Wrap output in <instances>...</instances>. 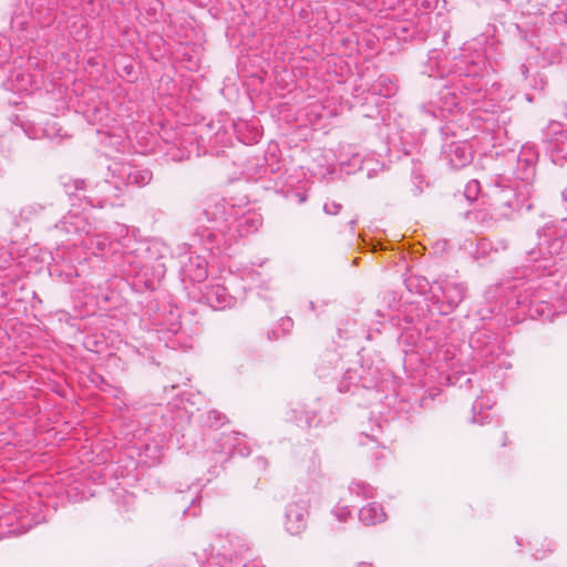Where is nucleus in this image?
Wrapping results in <instances>:
<instances>
[{
    "label": "nucleus",
    "mask_w": 567,
    "mask_h": 567,
    "mask_svg": "<svg viewBox=\"0 0 567 567\" xmlns=\"http://www.w3.org/2000/svg\"><path fill=\"white\" fill-rule=\"evenodd\" d=\"M535 246L525 240L522 249L526 255L525 274L523 280L506 284V289L512 290L515 305L530 319L553 320L556 311L550 305L549 285L554 281L544 279L555 272L556 257L565 249L567 236V218L546 223L536 233Z\"/></svg>",
    "instance_id": "nucleus-1"
},
{
    "label": "nucleus",
    "mask_w": 567,
    "mask_h": 567,
    "mask_svg": "<svg viewBox=\"0 0 567 567\" xmlns=\"http://www.w3.org/2000/svg\"><path fill=\"white\" fill-rule=\"evenodd\" d=\"M484 61H475L468 55L454 58L446 75L451 76L449 84L437 93L435 101L422 105L424 113L432 117H446L454 112L487 111L491 105L486 101L485 83L481 75Z\"/></svg>",
    "instance_id": "nucleus-2"
},
{
    "label": "nucleus",
    "mask_w": 567,
    "mask_h": 567,
    "mask_svg": "<svg viewBox=\"0 0 567 567\" xmlns=\"http://www.w3.org/2000/svg\"><path fill=\"white\" fill-rule=\"evenodd\" d=\"M152 178L153 173L148 168L131 163H113L109 166L107 177L83 197L91 207L102 208L112 205V199L120 197L128 186L144 187Z\"/></svg>",
    "instance_id": "nucleus-3"
},
{
    "label": "nucleus",
    "mask_w": 567,
    "mask_h": 567,
    "mask_svg": "<svg viewBox=\"0 0 567 567\" xmlns=\"http://www.w3.org/2000/svg\"><path fill=\"white\" fill-rule=\"evenodd\" d=\"M56 231L65 234H74L81 237L79 245L90 250L93 255H104L111 251L115 257L121 246H124L123 240L113 241L110 236L96 233L95 227L89 221L87 215L82 212H69L63 218L54 226ZM74 245H78L75 241Z\"/></svg>",
    "instance_id": "nucleus-4"
},
{
    "label": "nucleus",
    "mask_w": 567,
    "mask_h": 567,
    "mask_svg": "<svg viewBox=\"0 0 567 567\" xmlns=\"http://www.w3.org/2000/svg\"><path fill=\"white\" fill-rule=\"evenodd\" d=\"M532 188L527 184L495 185L489 193V214L494 220L511 219L523 208L529 210Z\"/></svg>",
    "instance_id": "nucleus-5"
},
{
    "label": "nucleus",
    "mask_w": 567,
    "mask_h": 567,
    "mask_svg": "<svg viewBox=\"0 0 567 567\" xmlns=\"http://www.w3.org/2000/svg\"><path fill=\"white\" fill-rule=\"evenodd\" d=\"M470 347L473 350L474 359L482 367L491 369H508L511 367L496 336L487 329L474 331L470 337Z\"/></svg>",
    "instance_id": "nucleus-6"
},
{
    "label": "nucleus",
    "mask_w": 567,
    "mask_h": 567,
    "mask_svg": "<svg viewBox=\"0 0 567 567\" xmlns=\"http://www.w3.org/2000/svg\"><path fill=\"white\" fill-rule=\"evenodd\" d=\"M131 238H124V246H121L117 255L114 257V262L127 277L140 278L146 286H153L152 279L147 277L148 266V247L141 243H134V247H130Z\"/></svg>",
    "instance_id": "nucleus-7"
},
{
    "label": "nucleus",
    "mask_w": 567,
    "mask_h": 567,
    "mask_svg": "<svg viewBox=\"0 0 567 567\" xmlns=\"http://www.w3.org/2000/svg\"><path fill=\"white\" fill-rule=\"evenodd\" d=\"M213 549L216 554L207 559V567H239L249 545L243 536L228 533L216 538Z\"/></svg>",
    "instance_id": "nucleus-8"
},
{
    "label": "nucleus",
    "mask_w": 567,
    "mask_h": 567,
    "mask_svg": "<svg viewBox=\"0 0 567 567\" xmlns=\"http://www.w3.org/2000/svg\"><path fill=\"white\" fill-rule=\"evenodd\" d=\"M537 161L538 151L536 145L529 142L525 143L519 153L511 152L507 155L508 174L532 188V183L536 176Z\"/></svg>",
    "instance_id": "nucleus-9"
},
{
    "label": "nucleus",
    "mask_w": 567,
    "mask_h": 567,
    "mask_svg": "<svg viewBox=\"0 0 567 567\" xmlns=\"http://www.w3.org/2000/svg\"><path fill=\"white\" fill-rule=\"evenodd\" d=\"M466 286L449 278H439L433 281L432 293L440 303L439 310L441 315H449L455 310L464 300L466 295Z\"/></svg>",
    "instance_id": "nucleus-10"
},
{
    "label": "nucleus",
    "mask_w": 567,
    "mask_h": 567,
    "mask_svg": "<svg viewBox=\"0 0 567 567\" xmlns=\"http://www.w3.org/2000/svg\"><path fill=\"white\" fill-rule=\"evenodd\" d=\"M235 454L246 457L250 454V451L244 443L239 433L230 432L223 433L219 439L215 441L207 457L209 462L214 463L213 467H216L217 464L223 465Z\"/></svg>",
    "instance_id": "nucleus-11"
},
{
    "label": "nucleus",
    "mask_w": 567,
    "mask_h": 567,
    "mask_svg": "<svg viewBox=\"0 0 567 567\" xmlns=\"http://www.w3.org/2000/svg\"><path fill=\"white\" fill-rule=\"evenodd\" d=\"M237 213L238 208L234 204H230L225 198L213 196L204 203L202 217L198 220L200 223L206 220L215 226L230 230L231 220Z\"/></svg>",
    "instance_id": "nucleus-12"
},
{
    "label": "nucleus",
    "mask_w": 567,
    "mask_h": 567,
    "mask_svg": "<svg viewBox=\"0 0 567 567\" xmlns=\"http://www.w3.org/2000/svg\"><path fill=\"white\" fill-rule=\"evenodd\" d=\"M310 499L300 496L289 502L285 508L284 528L291 536H300L308 526Z\"/></svg>",
    "instance_id": "nucleus-13"
},
{
    "label": "nucleus",
    "mask_w": 567,
    "mask_h": 567,
    "mask_svg": "<svg viewBox=\"0 0 567 567\" xmlns=\"http://www.w3.org/2000/svg\"><path fill=\"white\" fill-rule=\"evenodd\" d=\"M543 137L553 162L567 161V128L560 122L550 121L543 131Z\"/></svg>",
    "instance_id": "nucleus-14"
},
{
    "label": "nucleus",
    "mask_w": 567,
    "mask_h": 567,
    "mask_svg": "<svg viewBox=\"0 0 567 567\" xmlns=\"http://www.w3.org/2000/svg\"><path fill=\"white\" fill-rule=\"evenodd\" d=\"M473 155L471 146L465 141L446 140L442 144L441 159L446 163L451 169H461L472 162Z\"/></svg>",
    "instance_id": "nucleus-15"
},
{
    "label": "nucleus",
    "mask_w": 567,
    "mask_h": 567,
    "mask_svg": "<svg viewBox=\"0 0 567 567\" xmlns=\"http://www.w3.org/2000/svg\"><path fill=\"white\" fill-rule=\"evenodd\" d=\"M181 277L183 281L202 282L208 276L207 261L198 255H184L181 257Z\"/></svg>",
    "instance_id": "nucleus-16"
},
{
    "label": "nucleus",
    "mask_w": 567,
    "mask_h": 567,
    "mask_svg": "<svg viewBox=\"0 0 567 567\" xmlns=\"http://www.w3.org/2000/svg\"><path fill=\"white\" fill-rule=\"evenodd\" d=\"M203 301L215 310H224L236 303L228 289L219 284L207 285L202 291Z\"/></svg>",
    "instance_id": "nucleus-17"
},
{
    "label": "nucleus",
    "mask_w": 567,
    "mask_h": 567,
    "mask_svg": "<svg viewBox=\"0 0 567 567\" xmlns=\"http://www.w3.org/2000/svg\"><path fill=\"white\" fill-rule=\"evenodd\" d=\"M261 225V214L255 210H247L239 215L238 212L231 220L230 230L235 229L238 233V236L244 237L250 234H255Z\"/></svg>",
    "instance_id": "nucleus-18"
},
{
    "label": "nucleus",
    "mask_w": 567,
    "mask_h": 567,
    "mask_svg": "<svg viewBox=\"0 0 567 567\" xmlns=\"http://www.w3.org/2000/svg\"><path fill=\"white\" fill-rule=\"evenodd\" d=\"M226 231L229 230L214 225L199 229L195 237L198 238L205 250L214 251V249L219 248L221 243L225 241Z\"/></svg>",
    "instance_id": "nucleus-19"
},
{
    "label": "nucleus",
    "mask_w": 567,
    "mask_h": 567,
    "mask_svg": "<svg viewBox=\"0 0 567 567\" xmlns=\"http://www.w3.org/2000/svg\"><path fill=\"white\" fill-rule=\"evenodd\" d=\"M39 522L31 518L29 515L13 514L2 518V523L9 527L8 534L19 536L27 533L33 525Z\"/></svg>",
    "instance_id": "nucleus-20"
},
{
    "label": "nucleus",
    "mask_w": 567,
    "mask_h": 567,
    "mask_svg": "<svg viewBox=\"0 0 567 567\" xmlns=\"http://www.w3.org/2000/svg\"><path fill=\"white\" fill-rule=\"evenodd\" d=\"M374 377H371V369H369L365 374H359L357 370L347 369L343 374L342 382L340 384V391H348L351 384L360 385L364 389H371L373 385Z\"/></svg>",
    "instance_id": "nucleus-21"
},
{
    "label": "nucleus",
    "mask_w": 567,
    "mask_h": 567,
    "mask_svg": "<svg viewBox=\"0 0 567 567\" xmlns=\"http://www.w3.org/2000/svg\"><path fill=\"white\" fill-rule=\"evenodd\" d=\"M341 357L334 350L326 351L317 365V373L320 378H326L332 374L333 371L342 369Z\"/></svg>",
    "instance_id": "nucleus-22"
},
{
    "label": "nucleus",
    "mask_w": 567,
    "mask_h": 567,
    "mask_svg": "<svg viewBox=\"0 0 567 567\" xmlns=\"http://www.w3.org/2000/svg\"><path fill=\"white\" fill-rule=\"evenodd\" d=\"M359 519L367 526L375 525L385 519V513L380 504L370 503L360 509Z\"/></svg>",
    "instance_id": "nucleus-23"
},
{
    "label": "nucleus",
    "mask_w": 567,
    "mask_h": 567,
    "mask_svg": "<svg viewBox=\"0 0 567 567\" xmlns=\"http://www.w3.org/2000/svg\"><path fill=\"white\" fill-rule=\"evenodd\" d=\"M295 414V421L301 427L307 426L311 427L317 423V413L316 409H307L305 403H298L296 408L292 409Z\"/></svg>",
    "instance_id": "nucleus-24"
},
{
    "label": "nucleus",
    "mask_w": 567,
    "mask_h": 567,
    "mask_svg": "<svg viewBox=\"0 0 567 567\" xmlns=\"http://www.w3.org/2000/svg\"><path fill=\"white\" fill-rule=\"evenodd\" d=\"M405 287L410 292L424 295L427 291L432 292L433 284L431 285L425 277L411 275L404 280Z\"/></svg>",
    "instance_id": "nucleus-25"
},
{
    "label": "nucleus",
    "mask_w": 567,
    "mask_h": 567,
    "mask_svg": "<svg viewBox=\"0 0 567 567\" xmlns=\"http://www.w3.org/2000/svg\"><path fill=\"white\" fill-rule=\"evenodd\" d=\"M8 81L11 83V90H16L18 92L28 91L31 85V76L28 73L22 71L14 70L8 78Z\"/></svg>",
    "instance_id": "nucleus-26"
},
{
    "label": "nucleus",
    "mask_w": 567,
    "mask_h": 567,
    "mask_svg": "<svg viewBox=\"0 0 567 567\" xmlns=\"http://www.w3.org/2000/svg\"><path fill=\"white\" fill-rule=\"evenodd\" d=\"M546 33L540 31V29H535L530 34L524 33L523 38L530 47L536 48L537 51L543 52L547 55L548 47L547 40L545 38Z\"/></svg>",
    "instance_id": "nucleus-27"
},
{
    "label": "nucleus",
    "mask_w": 567,
    "mask_h": 567,
    "mask_svg": "<svg viewBox=\"0 0 567 567\" xmlns=\"http://www.w3.org/2000/svg\"><path fill=\"white\" fill-rule=\"evenodd\" d=\"M265 162H266V172H269L271 174H278L282 169L281 161L278 156V147L269 146L268 151L265 154Z\"/></svg>",
    "instance_id": "nucleus-28"
},
{
    "label": "nucleus",
    "mask_w": 567,
    "mask_h": 567,
    "mask_svg": "<svg viewBox=\"0 0 567 567\" xmlns=\"http://www.w3.org/2000/svg\"><path fill=\"white\" fill-rule=\"evenodd\" d=\"M378 92L384 97H391L398 92V84L386 76H380L378 80Z\"/></svg>",
    "instance_id": "nucleus-29"
},
{
    "label": "nucleus",
    "mask_w": 567,
    "mask_h": 567,
    "mask_svg": "<svg viewBox=\"0 0 567 567\" xmlns=\"http://www.w3.org/2000/svg\"><path fill=\"white\" fill-rule=\"evenodd\" d=\"M349 489L352 494L362 496L364 498H370L374 496L373 487L370 484L362 481H353L349 486Z\"/></svg>",
    "instance_id": "nucleus-30"
},
{
    "label": "nucleus",
    "mask_w": 567,
    "mask_h": 567,
    "mask_svg": "<svg viewBox=\"0 0 567 567\" xmlns=\"http://www.w3.org/2000/svg\"><path fill=\"white\" fill-rule=\"evenodd\" d=\"M62 128L55 120H48L43 123V138L55 140L62 137Z\"/></svg>",
    "instance_id": "nucleus-31"
},
{
    "label": "nucleus",
    "mask_w": 567,
    "mask_h": 567,
    "mask_svg": "<svg viewBox=\"0 0 567 567\" xmlns=\"http://www.w3.org/2000/svg\"><path fill=\"white\" fill-rule=\"evenodd\" d=\"M381 431H382V425L377 424L375 427L372 429L371 435L362 432L359 436V444L360 445L371 444V449L379 447L380 442L378 440L377 433H380Z\"/></svg>",
    "instance_id": "nucleus-32"
},
{
    "label": "nucleus",
    "mask_w": 567,
    "mask_h": 567,
    "mask_svg": "<svg viewBox=\"0 0 567 567\" xmlns=\"http://www.w3.org/2000/svg\"><path fill=\"white\" fill-rule=\"evenodd\" d=\"M22 130H23L24 134L31 140L43 138V134H42L43 124L42 123L28 122L22 125Z\"/></svg>",
    "instance_id": "nucleus-33"
},
{
    "label": "nucleus",
    "mask_w": 567,
    "mask_h": 567,
    "mask_svg": "<svg viewBox=\"0 0 567 567\" xmlns=\"http://www.w3.org/2000/svg\"><path fill=\"white\" fill-rule=\"evenodd\" d=\"M485 408L491 409L492 405L485 404L482 398H478L475 400V402L473 403V406H472L474 423L483 424L485 422L487 416L482 415V412Z\"/></svg>",
    "instance_id": "nucleus-34"
},
{
    "label": "nucleus",
    "mask_w": 567,
    "mask_h": 567,
    "mask_svg": "<svg viewBox=\"0 0 567 567\" xmlns=\"http://www.w3.org/2000/svg\"><path fill=\"white\" fill-rule=\"evenodd\" d=\"M293 327V321L291 318L289 317H286V318H281L280 319V322H279V329H276V330H272L271 333H268V339H278L280 338L281 336H285L286 333H288Z\"/></svg>",
    "instance_id": "nucleus-35"
},
{
    "label": "nucleus",
    "mask_w": 567,
    "mask_h": 567,
    "mask_svg": "<svg viewBox=\"0 0 567 567\" xmlns=\"http://www.w3.org/2000/svg\"><path fill=\"white\" fill-rule=\"evenodd\" d=\"M43 207L40 204H28L20 210V217L24 220H31L42 212Z\"/></svg>",
    "instance_id": "nucleus-36"
},
{
    "label": "nucleus",
    "mask_w": 567,
    "mask_h": 567,
    "mask_svg": "<svg viewBox=\"0 0 567 567\" xmlns=\"http://www.w3.org/2000/svg\"><path fill=\"white\" fill-rule=\"evenodd\" d=\"M332 515L340 522L346 523L351 517V509L348 505L337 504L332 509Z\"/></svg>",
    "instance_id": "nucleus-37"
},
{
    "label": "nucleus",
    "mask_w": 567,
    "mask_h": 567,
    "mask_svg": "<svg viewBox=\"0 0 567 567\" xmlns=\"http://www.w3.org/2000/svg\"><path fill=\"white\" fill-rule=\"evenodd\" d=\"M480 193V183L475 179L468 182L464 189V195L468 200H475Z\"/></svg>",
    "instance_id": "nucleus-38"
},
{
    "label": "nucleus",
    "mask_w": 567,
    "mask_h": 567,
    "mask_svg": "<svg viewBox=\"0 0 567 567\" xmlns=\"http://www.w3.org/2000/svg\"><path fill=\"white\" fill-rule=\"evenodd\" d=\"M176 567H207V561L203 564L195 555H188Z\"/></svg>",
    "instance_id": "nucleus-39"
},
{
    "label": "nucleus",
    "mask_w": 567,
    "mask_h": 567,
    "mask_svg": "<svg viewBox=\"0 0 567 567\" xmlns=\"http://www.w3.org/2000/svg\"><path fill=\"white\" fill-rule=\"evenodd\" d=\"M550 23L555 25H567V11L558 10L551 13Z\"/></svg>",
    "instance_id": "nucleus-40"
},
{
    "label": "nucleus",
    "mask_w": 567,
    "mask_h": 567,
    "mask_svg": "<svg viewBox=\"0 0 567 567\" xmlns=\"http://www.w3.org/2000/svg\"><path fill=\"white\" fill-rule=\"evenodd\" d=\"M550 63H560L563 60L567 61V44L561 43L560 49L557 51V53H550L549 54Z\"/></svg>",
    "instance_id": "nucleus-41"
},
{
    "label": "nucleus",
    "mask_w": 567,
    "mask_h": 567,
    "mask_svg": "<svg viewBox=\"0 0 567 567\" xmlns=\"http://www.w3.org/2000/svg\"><path fill=\"white\" fill-rule=\"evenodd\" d=\"M207 419L210 426L220 425L224 423L225 415L220 414L217 411H210L208 412Z\"/></svg>",
    "instance_id": "nucleus-42"
},
{
    "label": "nucleus",
    "mask_w": 567,
    "mask_h": 567,
    "mask_svg": "<svg viewBox=\"0 0 567 567\" xmlns=\"http://www.w3.org/2000/svg\"><path fill=\"white\" fill-rule=\"evenodd\" d=\"M342 206L336 202H327L323 205V210L328 215H337L341 210Z\"/></svg>",
    "instance_id": "nucleus-43"
},
{
    "label": "nucleus",
    "mask_w": 567,
    "mask_h": 567,
    "mask_svg": "<svg viewBox=\"0 0 567 567\" xmlns=\"http://www.w3.org/2000/svg\"><path fill=\"white\" fill-rule=\"evenodd\" d=\"M412 178H413V184H414V188L412 190H413L414 195H420L422 193V187H421L422 176L420 174H417L416 172H413Z\"/></svg>",
    "instance_id": "nucleus-44"
},
{
    "label": "nucleus",
    "mask_w": 567,
    "mask_h": 567,
    "mask_svg": "<svg viewBox=\"0 0 567 567\" xmlns=\"http://www.w3.org/2000/svg\"><path fill=\"white\" fill-rule=\"evenodd\" d=\"M195 503H196V501L192 499L190 505L188 507L184 508L183 514L190 515V516H197L199 512L196 508Z\"/></svg>",
    "instance_id": "nucleus-45"
},
{
    "label": "nucleus",
    "mask_w": 567,
    "mask_h": 567,
    "mask_svg": "<svg viewBox=\"0 0 567 567\" xmlns=\"http://www.w3.org/2000/svg\"><path fill=\"white\" fill-rule=\"evenodd\" d=\"M8 48H9V43H8L7 38L2 34H0V59H2L6 55Z\"/></svg>",
    "instance_id": "nucleus-46"
},
{
    "label": "nucleus",
    "mask_w": 567,
    "mask_h": 567,
    "mask_svg": "<svg viewBox=\"0 0 567 567\" xmlns=\"http://www.w3.org/2000/svg\"><path fill=\"white\" fill-rule=\"evenodd\" d=\"M437 0H415V3L424 9H432Z\"/></svg>",
    "instance_id": "nucleus-47"
},
{
    "label": "nucleus",
    "mask_w": 567,
    "mask_h": 567,
    "mask_svg": "<svg viewBox=\"0 0 567 567\" xmlns=\"http://www.w3.org/2000/svg\"><path fill=\"white\" fill-rule=\"evenodd\" d=\"M1 257H3L2 261L0 262V268H7L10 266V262L12 260V257L7 251L1 252Z\"/></svg>",
    "instance_id": "nucleus-48"
},
{
    "label": "nucleus",
    "mask_w": 567,
    "mask_h": 567,
    "mask_svg": "<svg viewBox=\"0 0 567 567\" xmlns=\"http://www.w3.org/2000/svg\"><path fill=\"white\" fill-rule=\"evenodd\" d=\"M456 382H460V386L467 385L472 382V379L467 377L465 373L461 374L456 378Z\"/></svg>",
    "instance_id": "nucleus-49"
},
{
    "label": "nucleus",
    "mask_w": 567,
    "mask_h": 567,
    "mask_svg": "<svg viewBox=\"0 0 567 567\" xmlns=\"http://www.w3.org/2000/svg\"><path fill=\"white\" fill-rule=\"evenodd\" d=\"M75 190H85L86 189V183L84 179H75L73 182Z\"/></svg>",
    "instance_id": "nucleus-50"
},
{
    "label": "nucleus",
    "mask_w": 567,
    "mask_h": 567,
    "mask_svg": "<svg viewBox=\"0 0 567 567\" xmlns=\"http://www.w3.org/2000/svg\"><path fill=\"white\" fill-rule=\"evenodd\" d=\"M186 157H187V155H186L185 151H182V150H177V154H172V158L174 161H183Z\"/></svg>",
    "instance_id": "nucleus-51"
},
{
    "label": "nucleus",
    "mask_w": 567,
    "mask_h": 567,
    "mask_svg": "<svg viewBox=\"0 0 567 567\" xmlns=\"http://www.w3.org/2000/svg\"><path fill=\"white\" fill-rule=\"evenodd\" d=\"M478 245H480V249L483 252H486L487 249H492V245L487 240H485V239H482Z\"/></svg>",
    "instance_id": "nucleus-52"
},
{
    "label": "nucleus",
    "mask_w": 567,
    "mask_h": 567,
    "mask_svg": "<svg viewBox=\"0 0 567 567\" xmlns=\"http://www.w3.org/2000/svg\"><path fill=\"white\" fill-rule=\"evenodd\" d=\"M528 72H529V70H528V66H527L526 64H522V65L519 66V73H520V75H522L523 80H527V78H528Z\"/></svg>",
    "instance_id": "nucleus-53"
},
{
    "label": "nucleus",
    "mask_w": 567,
    "mask_h": 567,
    "mask_svg": "<svg viewBox=\"0 0 567 567\" xmlns=\"http://www.w3.org/2000/svg\"><path fill=\"white\" fill-rule=\"evenodd\" d=\"M507 246H508L507 240H505V239H501V240H498V241H497V247H495V250H496V251H497L498 249H503V250H505V249L507 248Z\"/></svg>",
    "instance_id": "nucleus-54"
},
{
    "label": "nucleus",
    "mask_w": 567,
    "mask_h": 567,
    "mask_svg": "<svg viewBox=\"0 0 567 567\" xmlns=\"http://www.w3.org/2000/svg\"><path fill=\"white\" fill-rule=\"evenodd\" d=\"M164 265L163 264H157L156 266V274H157V278L159 279L162 276H164Z\"/></svg>",
    "instance_id": "nucleus-55"
},
{
    "label": "nucleus",
    "mask_w": 567,
    "mask_h": 567,
    "mask_svg": "<svg viewBox=\"0 0 567 567\" xmlns=\"http://www.w3.org/2000/svg\"><path fill=\"white\" fill-rule=\"evenodd\" d=\"M241 567H261L260 563L257 560H251L243 565Z\"/></svg>",
    "instance_id": "nucleus-56"
},
{
    "label": "nucleus",
    "mask_w": 567,
    "mask_h": 567,
    "mask_svg": "<svg viewBox=\"0 0 567 567\" xmlns=\"http://www.w3.org/2000/svg\"><path fill=\"white\" fill-rule=\"evenodd\" d=\"M179 330V323L178 322H173L169 327V331L173 332V333H177V331Z\"/></svg>",
    "instance_id": "nucleus-57"
},
{
    "label": "nucleus",
    "mask_w": 567,
    "mask_h": 567,
    "mask_svg": "<svg viewBox=\"0 0 567 567\" xmlns=\"http://www.w3.org/2000/svg\"><path fill=\"white\" fill-rule=\"evenodd\" d=\"M400 408L395 411V414L399 415L401 412L405 411V404L404 402H400Z\"/></svg>",
    "instance_id": "nucleus-58"
},
{
    "label": "nucleus",
    "mask_w": 567,
    "mask_h": 567,
    "mask_svg": "<svg viewBox=\"0 0 567 567\" xmlns=\"http://www.w3.org/2000/svg\"><path fill=\"white\" fill-rule=\"evenodd\" d=\"M561 298H563L564 302L567 305V284L564 287Z\"/></svg>",
    "instance_id": "nucleus-59"
},
{
    "label": "nucleus",
    "mask_w": 567,
    "mask_h": 567,
    "mask_svg": "<svg viewBox=\"0 0 567 567\" xmlns=\"http://www.w3.org/2000/svg\"><path fill=\"white\" fill-rule=\"evenodd\" d=\"M12 135H13L12 133L2 135L1 136V141L2 142L10 141Z\"/></svg>",
    "instance_id": "nucleus-60"
},
{
    "label": "nucleus",
    "mask_w": 567,
    "mask_h": 567,
    "mask_svg": "<svg viewBox=\"0 0 567 567\" xmlns=\"http://www.w3.org/2000/svg\"><path fill=\"white\" fill-rule=\"evenodd\" d=\"M355 567H372V564L367 563V561H361Z\"/></svg>",
    "instance_id": "nucleus-61"
},
{
    "label": "nucleus",
    "mask_w": 567,
    "mask_h": 567,
    "mask_svg": "<svg viewBox=\"0 0 567 567\" xmlns=\"http://www.w3.org/2000/svg\"><path fill=\"white\" fill-rule=\"evenodd\" d=\"M219 142H223V138L220 137V131L218 130L216 132V142L215 143H219Z\"/></svg>",
    "instance_id": "nucleus-62"
},
{
    "label": "nucleus",
    "mask_w": 567,
    "mask_h": 567,
    "mask_svg": "<svg viewBox=\"0 0 567 567\" xmlns=\"http://www.w3.org/2000/svg\"><path fill=\"white\" fill-rule=\"evenodd\" d=\"M258 138H259V133H258V132H256L251 141H252V142H257V141H258Z\"/></svg>",
    "instance_id": "nucleus-63"
},
{
    "label": "nucleus",
    "mask_w": 567,
    "mask_h": 567,
    "mask_svg": "<svg viewBox=\"0 0 567 567\" xmlns=\"http://www.w3.org/2000/svg\"><path fill=\"white\" fill-rule=\"evenodd\" d=\"M563 198H564L565 200H567V187H566V188L564 189V192H563Z\"/></svg>",
    "instance_id": "nucleus-64"
}]
</instances>
